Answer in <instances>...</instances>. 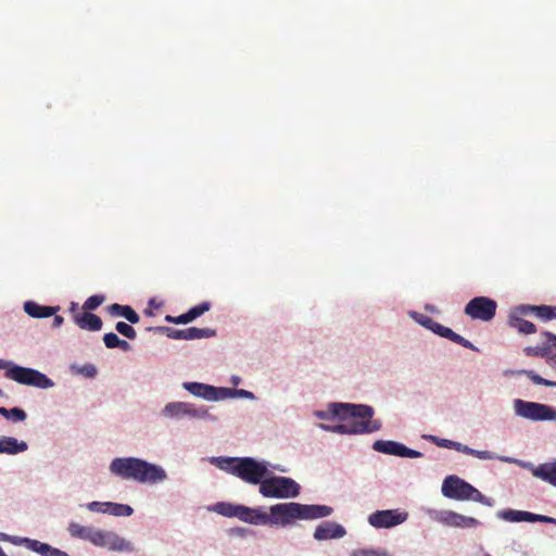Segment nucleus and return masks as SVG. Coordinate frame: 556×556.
<instances>
[{
    "mask_svg": "<svg viewBox=\"0 0 556 556\" xmlns=\"http://www.w3.org/2000/svg\"><path fill=\"white\" fill-rule=\"evenodd\" d=\"M333 417L342 420L336 426L320 424V428L341 434H362L378 431L381 422L372 419L374 409L370 406L350 403H333L330 405Z\"/></svg>",
    "mask_w": 556,
    "mask_h": 556,
    "instance_id": "nucleus-1",
    "label": "nucleus"
},
{
    "mask_svg": "<svg viewBox=\"0 0 556 556\" xmlns=\"http://www.w3.org/2000/svg\"><path fill=\"white\" fill-rule=\"evenodd\" d=\"M333 509L327 505H308L295 502L279 503L270 506L269 515L263 514L258 518L262 523L287 527L295 520H313L328 517Z\"/></svg>",
    "mask_w": 556,
    "mask_h": 556,
    "instance_id": "nucleus-2",
    "label": "nucleus"
},
{
    "mask_svg": "<svg viewBox=\"0 0 556 556\" xmlns=\"http://www.w3.org/2000/svg\"><path fill=\"white\" fill-rule=\"evenodd\" d=\"M110 471L122 479L140 483H155L166 479L162 467L136 457L114 458L110 464Z\"/></svg>",
    "mask_w": 556,
    "mask_h": 556,
    "instance_id": "nucleus-3",
    "label": "nucleus"
},
{
    "mask_svg": "<svg viewBox=\"0 0 556 556\" xmlns=\"http://www.w3.org/2000/svg\"><path fill=\"white\" fill-rule=\"evenodd\" d=\"M222 463L227 465L220 466L222 469L250 484H260L261 486L266 477L270 476L268 464L266 462H257L252 457L226 458Z\"/></svg>",
    "mask_w": 556,
    "mask_h": 556,
    "instance_id": "nucleus-4",
    "label": "nucleus"
},
{
    "mask_svg": "<svg viewBox=\"0 0 556 556\" xmlns=\"http://www.w3.org/2000/svg\"><path fill=\"white\" fill-rule=\"evenodd\" d=\"M442 494L452 500L456 501H475L486 506H491L492 502L490 498L484 496L473 485L460 479L457 476H448L442 483Z\"/></svg>",
    "mask_w": 556,
    "mask_h": 556,
    "instance_id": "nucleus-5",
    "label": "nucleus"
},
{
    "mask_svg": "<svg viewBox=\"0 0 556 556\" xmlns=\"http://www.w3.org/2000/svg\"><path fill=\"white\" fill-rule=\"evenodd\" d=\"M300 484L293 479L283 476H267L262 485L260 493L264 497L273 498H293L300 494Z\"/></svg>",
    "mask_w": 556,
    "mask_h": 556,
    "instance_id": "nucleus-6",
    "label": "nucleus"
},
{
    "mask_svg": "<svg viewBox=\"0 0 556 556\" xmlns=\"http://www.w3.org/2000/svg\"><path fill=\"white\" fill-rule=\"evenodd\" d=\"M515 414L532 421L556 420V408L521 399L514 401Z\"/></svg>",
    "mask_w": 556,
    "mask_h": 556,
    "instance_id": "nucleus-7",
    "label": "nucleus"
},
{
    "mask_svg": "<svg viewBox=\"0 0 556 556\" xmlns=\"http://www.w3.org/2000/svg\"><path fill=\"white\" fill-rule=\"evenodd\" d=\"M8 379L17 383L36 387L39 389H48L53 387V381L45 374L28 367L16 365L10 371H5Z\"/></svg>",
    "mask_w": 556,
    "mask_h": 556,
    "instance_id": "nucleus-8",
    "label": "nucleus"
},
{
    "mask_svg": "<svg viewBox=\"0 0 556 556\" xmlns=\"http://www.w3.org/2000/svg\"><path fill=\"white\" fill-rule=\"evenodd\" d=\"M497 304L486 296H477L470 300L465 306V314L472 319L490 321L494 318Z\"/></svg>",
    "mask_w": 556,
    "mask_h": 556,
    "instance_id": "nucleus-9",
    "label": "nucleus"
},
{
    "mask_svg": "<svg viewBox=\"0 0 556 556\" xmlns=\"http://www.w3.org/2000/svg\"><path fill=\"white\" fill-rule=\"evenodd\" d=\"M407 518L408 513L400 509L376 510L368 516V523L376 529H389L405 522Z\"/></svg>",
    "mask_w": 556,
    "mask_h": 556,
    "instance_id": "nucleus-10",
    "label": "nucleus"
},
{
    "mask_svg": "<svg viewBox=\"0 0 556 556\" xmlns=\"http://www.w3.org/2000/svg\"><path fill=\"white\" fill-rule=\"evenodd\" d=\"M206 410L197 408L193 404L186 402L168 403L162 410V415L167 418L180 419L184 417L201 418Z\"/></svg>",
    "mask_w": 556,
    "mask_h": 556,
    "instance_id": "nucleus-11",
    "label": "nucleus"
},
{
    "mask_svg": "<svg viewBox=\"0 0 556 556\" xmlns=\"http://www.w3.org/2000/svg\"><path fill=\"white\" fill-rule=\"evenodd\" d=\"M435 520L447 527L455 528H476L480 521L473 517H467L452 510H442L437 513Z\"/></svg>",
    "mask_w": 556,
    "mask_h": 556,
    "instance_id": "nucleus-12",
    "label": "nucleus"
},
{
    "mask_svg": "<svg viewBox=\"0 0 556 556\" xmlns=\"http://www.w3.org/2000/svg\"><path fill=\"white\" fill-rule=\"evenodd\" d=\"M184 388L195 396L203 397L207 401H218L225 399V395L230 392L226 388H215L213 386L200 383V382H185Z\"/></svg>",
    "mask_w": 556,
    "mask_h": 556,
    "instance_id": "nucleus-13",
    "label": "nucleus"
},
{
    "mask_svg": "<svg viewBox=\"0 0 556 556\" xmlns=\"http://www.w3.org/2000/svg\"><path fill=\"white\" fill-rule=\"evenodd\" d=\"M164 329L166 330L167 337L175 340H197L203 338H212L216 336V331L211 328L190 327L187 329Z\"/></svg>",
    "mask_w": 556,
    "mask_h": 556,
    "instance_id": "nucleus-14",
    "label": "nucleus"
},
{
    "mask_svg": "<svg viewBox=\"0 0 556 556\" xmlns=\"http://www.w3.org/2000/svg\"><path fill=\"white\" fill-rule=\"evenodd\" d=\"M96 546L106 547L113 552L134 551V546L129 541H126L124 538H121L114 532L101 531L100 539H98Z\"/></svg>",
    "mask_w": 556,
    "mask_h": 556,
    "instance_id": "nucleus-15",
    "label": "nucleus"
},
{
    "mask_svg": "<svg viewBox=\"0 0 556 556\" xmlns=\"http://www.w3.org/2000/svg\"><path fill=\"white\" fill-rule=\"evenodd\" d=\"M345 534L346 530L341 525L333 521H324L316 527L314 539L317 541L341 539Z\"/></svg>",
    "mask_w": 556,
    "mask_h": 556,
    "instance_id": "nucleus-16",
    "label": "nucleus"
},
{
    "mask_svg": "<svg viewBox=\"0 0 556 556\" xmlns=\"http://www.w3.org/2000/svg\"><path fill=\"white\" fill-rule=\"evenodd\" d=\"M74 323L80 329L89 331H99L103 325L102 319L98 315L88 311L74 314Z\"/></svg>",
    "mask_w": 556,
    "mask_h": 556,
    "instance_id": "nucleus-17",
    "label": "nucleus"
},
{
    "mask_svg": "<svg viewBox=\"0 0 556 556\" xmlns=\"http://www.w3.org/2000/svg\"><path fill=\"white\" fill-rule=\"evenodd\" d=\"M68 532L74 538H79L89 541L93 545H96L98 539H100L101 530L94 529L92 527L81 526L76 522H72L68 526Z\"/></svg>",
    "mask_w": 556,
    "mask_h": 556,
    "instance_id": "nucleus-18",
    "label": "nucleus"
},
{
    "mask_svg": "<svg viewBox=\"0 0 556 556\" xmlns=\"http://www.w3.org/2000/svg\"><path fill=\"white\" fill-rule=\"evenodd\" d=\"M522 314L518 308H516L509 316L508 325L516 329L519 333L522 334H531L536 332V327L533 323L528 321L519 316Z\"/></svg>",
    "mask_w": 556,
    "mask_h": 556,
    "instance_id": "nucleus-19",
    "label": "nucleus"
},
{
    "mask_svg": "<svg viewBox=\"0 0 556 556\" xmlns=\"http://www.w3.org/2000/svg\"><path fill=\"white\" fill-rule=\"evenodd\" d=\"M28 445L25 441H18L13 437L0 438V454L16 455L27 451Z\"/></svg>",
    "mask_w": 556,
    "mask_h": 556,
    "instance_id": "nucleus-20",
    "label": "nucleus"
},
{
    "mask_svg": "<svg viewBox=\"0 0 556 556\" xmlns=\"http://www.w3.org/2000/svg\"><path fill=\"white\" fill-rule=\"evenodd\" d=\"M59 306H43L34 301L24 303V311L33 318L50 317L56 314Z\"/></svg>",
    "mask_w": 556,
    "mask_h": 556,
    "instance_id": "nucleus-21",
    "label": "nucleus"
},
{
    "mask_svg": "<svg viewBox=\"0 0 556 556\" xmlns=\"http://www.w3.org/2000/svg\"><path fill=\"white\" fill-rule=\"evenodd\" d=\"M533 476L556 486V462L545 463L535 467Z\"/></svg>",
    "mask_w": 556,
    "mask_h": 556,
    "instance_id": "nucleus-22",
    "label": "nucleus"
},
{
    "mask_svg": "<svg viewBox=\"0 0 556 556\" xmlns=\"http://www.w3.org/2000/svg\"><path fill=\"white\" fill-rule=\"evenodd\" d=\"M108 312L112 316H122V317L126 318L131 324H137L140 320V317L137 314V312L131 306H128V305H122V304L114 303V304L108 306Z\"/></svg>",
    "mask_w": 556,
    "mask_h": 556,
    "instance_id": "nucleus-23",
    "label": "nucleus"
},
{
    "mask_svg": "<svg viewBox=\"0 0 556 556\" xmlns=\"http://www.w3.org/2000/svg\"><path fill=\"white\" fill-rule=\"evenodd\" d=\"M522 314L535 313V315L543 320H551L556 318V307L547 305H522L519 307Z\"/></svg>",
    "mask_w": 556,
    "mask_h": 556,
    "instance_id": "nucleus-24",
    "label": "nucleus"
},
{
    "mask_svg": "<svg viewBox=\"0 0 556 556\" xmlns=\"http://www.w3.org/2000/svg\"><path fill=\"white\" fill-rule=\"evenodd\" d=\"M236 511L237 514L235 515V517L239 518L244 522H250L254 525L262 523V519L258 518V516L263 515L264 513L257 509L249 508L243 505H238Z\"/></svg>",
    "mask_w": 556,
    "mask_h": 556,
    "instance_id": "nucleus-25",
    "label": "nucleus"
},
{
    "mask_svg": "<svg viewBox=\"0 0 556 556\" xmlns=\"http://www.w3.org/2000/svg\"><path fill=\"white\" fill-rule=\"evenodd\" d=\"M542 338L545 339V359L548 364L556 366V334L543 331Z\"/></svg>",
    "mask_w": 556,
    "mask_h": 556,
    "instance_id": "nucleus-26",
    "label": "nucleus"
},
{
    "mask_svg": "<svg viewBox=\"0 0 556 556\" xmlns=\"http://www.w3.org/2000/svg\"><path fill=\"white\" fill-rule=\"evenodd\" d=\"M402 446L403 444L395 441L378 440L374 443L372 448L380 453L401 456Z\"/></svg>",
    "mask_w": 556,
    "mask_h": 556,
    "instance_id": "nucleus-27",
    "label": "nucleus"
},
{
    "mask_svg": "<svg viewBox=\"0 0 556 556\" xmlns=\"http://www.w3.org/2000/svg\"><path fill=\"white\" fill-rule=\"evenodd\" d=\"M98 511L110 514L113 516L128 517L134 513V509L126 504L105 503V509H98Z\"/></svg>",
    "mask_w": 556,
    "mask_h": 556,
    "instance_id": "nucleus-28",
    "label": "nucleus"
},
{
    "mask_svg": "<svg viewBox=\"0 0 556 556\" xmlns=\"http://www.w3.org/2000/svg\"><path fill=\"white\" fill-rule=\"evenodd\" d=\"M21 542L28 549H30L33 552H36V553L40 554L41 556H47V554L50 551V545L49 544L42 543V542L37 541V540L24 538V539H21Z\"/></svg>",
    "mask_w": 556,
    "mask_h": 556,
    "instance_id": "nucleus-29",
    "label": "nucleus"
},
{
    "mask_svg": "<svg viewBox=\"0 0 556 556\" xmlns=\"http://www.w3.org/2000/svg\"><path fill=\"white\" fill-rule=\"evenodd\" d=\"M433 441L437 443V445H439L441 447L454 448V450L465 453V454L471 453V447L464 445L459 442H455V441L447 440V439H437V438H433Z\"/></svg>",
    "mask_w": 556,
    "mask_h": 556,
    "instance_id": "nucleus-30",
    "label": "nucleus"
},
{
    "mask_svg": "<svg viewBox=\"0 0 556 556\" xmlns=\"http://www.w3.org/2000/svg\"><path fill=\"white\" fill-rule=\"evenodd\" d=\"M0 415H2L7 419L15 421V422L24 421L27 417L26 413L22 408H18V407H14L11 409H8L5 407H0Z\"/></svg>",
    "mask_w": 556,
    "mask_h": 556,
    "instance_id": "nucleus-31",
    "label": "nucleus"
},
{
    "mask_svg": "<svg viewBox=\"0 0 556 556\" xmlns=\"http://www.w3.org/2000/svg\"><path fill=\"white\" fill-rule=\"evenodd\" d=\"M517 374L527 376L534 384L546 386V387H556V381L547 380L540 375H538L533 370H518Z\"/></svg>",
    "mask_w": 556,
    "mask_h": 556,
    "instance_id": "nucleus-32",
    "label": "nucleus"
},
{
    "mask_svg": "<svg viewBox=\"0 0 556 556\" xmlns=\"http://www.w3.org/2000/svg\"><path fill=\"white\" fill-rule=\"evenodd\" d=\"M237 506L238 505L220 502L214 506V511L225 517H235Z\"/></svg>",
    "mask_w": 556,
    "mask_h": 556,
    "instance_id": "nucleus-33",
    "label": "nucleus"
},
{
    "mask_svg": "<svg viewBox=\"0 0 556 556\" xmlns=\"http://www.w3.org/2000/svg\"><path fill=\"white\" fill-rule=\"evenodd\" d=\"M498 516L510 522H521L523 521V510H514V509H507L502 510L498 513Z\"/></svg>",
    "mask_w": 556,
    "mask_h": 556,
    "instance_id": "nucleus-34",
    "label": "nucleus"
},
{
    "mask_svg": "<svg viewBox=\"0 0 556 556\" xmlns=\"http://www.w3.org/2000/svg\"><path fill=\"white\" fill-rule=\"evenodd\" d=\"M211 308L210 302H202L188 311L190 319L193 321L198 317L202 316L204 313L208 312Z\"/></svg>",
    "mask_w": 556,
    "mask_h": 556,
    "instance_id": "nucleus-35",
    "label": "nucleus"
},
{
    "mask_svg": "<svg viewBox=\"0 0 556 556\" xmlns=\"http://www.w3.org/2000/svg\"><path fill=\"white\" fill-rule=\"evenodd\" d=\"M104 302V296L103 295H100V294H96V295H91L89 296L84 305H83V309L84 311H88V312H91V311H94L96 308H98L102 303Z\"/></svg>",
    "mask_w": 556,
    "mask_h": 556,
    "instance_id": "nucleus-36",
    "label": "nucleus"
},
{
    "mask_svg": "<svg viewBox=\"0 0 556 556\" xmlns=\"http://www.w3.org/2000/svg\"><path fill=\"white\" fill-rule=\"evenodd\" d=\"M115 329L121 333L123 334L124 337L130 339V340H134L136 339L137 337V332L135 330V328L124 321H118L116 325H115Z\"/></svg>",
    "mask_w": 556,
    "mask_h": 556,
    "instance_id": "nucleus-37",
    "label": "nucleus"
},
{
    "mask_svg": "<svg viewBox=\"0 0 556 556\" xmlns=\"http://www.w3.org/2000/svg\"><path fill=\"white\" fill-rule=\"evenodd\" d=\"M523 353L527 356L545 358V339H543V343L541 345L526 346L523 349Z\"/></svg>",
    "mask_w": 556,
    "mask_h": 556,
    "instance_id": "nucleus-38",
    "label": "nucleus"
},
{
    "mask_svg": "<svg viewBox=\"0 0 556 556\" xmlns=\"http://www.w3.org/2000/svg\"><path fill=\"white\" fill-rule=\"evenodd\" d=\"M351 556H390L387 551L374 548H358L351 553Z\"/></svg>",
    "mask_w": 556,
    "mask_h": 556,
    "instance_id": "nucleus-39",
    "label": "nucleus"
},
{
    "mask_svg": "<svg viewBox=\"0 0 556 556\" xmlns=\"http://www.w3.org/2000/svg\"><path fill=\"white\" fill-rule=\"evenodd\" d=\"M434 333L439 334L440 337L442 338H446V339H451L452 334H453V330L448 327H445L439 323H435V325H433V328L432 330Z\"/></svg>",
    "mask_w": 556,
    "mask_h": 556,
    "instance_id": "nucleus-40",
    "label": "nucleus"
},
{
    "mask_svg": "<svg viewBox=\"0 0 556 556\" xmlns=\"http://www.w3.org/2000/svg\"><path fill=\"white\" fill-rule=\"evenodd\" d=\"M165 320L168 321V323H173V324H181V325H186V324H189L191 323L192 320L190 319L189 317V314L188 312L185 313V314H181L179 316H170V315H166L165 316Z\"/></svg>",
    "mask_w": 556,
    "mask_h": 556,
    "instance_id": "nucleus-41",
    "label": "nucleus"
},
{
    "mask_svg": "<svg viewBox=\"0 0 556 556\" xmlns=\"http://www.w3.org/2000/svg\"><path fill=\"white\" fill-rule=\"evenodd\" d=\"M118 340V336L114 332H109L103 336V342L108 349L117 348V344H119Z\"/></svg>",
    "mask_w": 556,
    "mask_h": 556,
    "instance_id": "nucleus-42",
    "label": "nucleus"
},
{
    "mask_svg": "<svg viewBox=\"0 0 556 556\" xmlns=\"http://www.w3.org/2000/svg\"><path fill=\"white\" fill-rule=\"evenodd\" d=\"M452 342H455L464 348H467V349H470V350H476V348L473 346V344L468 341L467 339H465L464 337L459 336L458 333L454 332L453 331V334L450 339Z\"/></svg>",
    "mask_w": 556,
    "mask_h": 556,
    "instance_id": "nucleus-43",
    "label": "nucleus"
},
{
    "mask_svg": "<svg viewBox=\"0 0 556 556\" xmlns=\"http://www.w3.org/2000/svg\"><path fill=\"white\" fill-rule=\"evenodd\" d=\"M229 390H230V392L224 394L225 397L230 396V395L231 396L236 395V396L245 397V399H254V394L250 391H247L243 389H233V390L229 389Z\"/></svg>",
    "mask_w": 556,
    "mask_h": 556,
    "instance_id": "nucleus-44",
    "label": "nucleus"
},
{
    "mask_svg": "<svg viewBox=\"0 0 556 556\" xmlns=\"http://www.w3.org/2000/svg\"><path fill=\"white\" fill-rule=\"evenodd\" d=\"M422 454L418 451L408 448L407 446L403 445L401 451V457H409V458H418Z\"/></svg>",
    "mask_w": 556,
    "mask_h": 556,
    "instance_id": "nucleus-45",
    "label": "nucleus"
},
{
    "mask_svg": "<svg viewBox=\"0 0 556 556\" xmlns=\"http://www.w3.org/2000/svg\"><path fill=\"white\" fill-rule=\"evenodd\" d=\"M467 455H472V456H476L480 459H491L492 458V454L491 452L489 451H477V450H473L471 448V453H467Z\"/></svg>",
    "mask_w": 556,
    "mask_h": 556,
    "instance_id": "nucleus-46",
    "label": "nucleus"
},
{
    "mask_svg": "<svg viewBox=\"0 0 556 556\" xmlns=\"http://www.w3.org/2000/svg\"><path fill=\"white\" fill-rule=\"evenodd\" d=\"M420 325H422L424 327H426L427 329H430L432 330L433 328V325H435L437 321H434L432 318L428 317V316H420V319L418 320Z\"/></svg>",
    "mask_w": 556,
    "mask_h": 556,
    "instance_id": "nucleus-47",
    "label": "nucleus"
},
{
    "mask_svg": "<svg viewBox=\"0 0 556 556\" xmlns=\"http://www.w3.org/2000/svg\"><path fill=\"white\" fill-rule=\"evenodd\" d=\"M21 539H22V538H18V536H11V535H8V534H5V533H0V540H1V541L11 542V543H13V544H15V545L23 544V543L21 542Z\"/></svg>",
    "mask_w": 556,
    "mask_h": 556,
    "instance_id": "nucleus-48",
    "label": "nucleus"
},
{
    "mask_svg": "<svg viewBox=\"0 0 556 556\" xmlns=\"http://www.w3.org/2000/svg\"><path fill=\"white\" fill-rule=\"evenodd\" d=\"M15 366H16V364H14V363H12L10 361L0 359V369H4L5 371H10Z\"/></svg>",
    "mask_w": 556,
    "mask_h": 556,
    "instance_id": "nucleus-49",
    "label": "nucleus"
},
{
    "mask_svg": "<svg viewBox=\"0 0 556 556\" xmlns=\"http://www.w3.org/2000/svg\"><path fill=\"white\" fill-rule=\"evenodd\" d=\"M47 556H70L67 553L59 549V548H55V547H52L50 545V551L49 553L47 554Z\"/></svg>",
    "mask_w": 556,
    "mask_h": 556,
    "instance_id": "nucleus-50",
    "label": "nucleus"
},
{
    "mask_svg": "<svg viewBox=\"0 0 556 556\" xmlns=\"http://www.w3.org/2000/svg\"><path fill=\"white\" fill-rule=\"evenodd\" d=\"M538 519V514H533L530 511H523V521L535 522Z\"/></svg>",
    "mask_w": 556,
    "mask_h": 556,
    "instance_id": "nucleus-51",
    "label": "nucleus"
},
{
    "mask_svg": "<svg viewBox=\"0 0 556 556\" xmlns=\"http://www.w3.org/2000/svg\"><path fill=\"white\" fill-rule=\"evenodd\" d=\"M536 521L556 525V519L553 517L538 515Z\"/></svg>",
    "mask_w": 556,
    "mask_h": 556,
    "instance_id": "nucleus-52",
    "label": "nucleus"
},
{
    "mask_svg": "<svg viewBox=\"0 0 556 556\" xmlns=\"http://www.w3.org/2000/svg\"><path fill=\"white\" fill-rule=\"evenodd\" d=\"M536 521L556 525V519L553 517L538 515Z\"/></svg>",
    "mask_w": 556,
    "mask_h": 556,
    "instance_id": "nucleus-53",
    "label": "nucleus"
},
{
    "mask_svg": "<svg viewBox=\"0 0 556 556\" xmlns=\"http://www.w3.org/2000/svg\"><path fill=\"white\" fill-rule=\"evenodd\" d=\"M536 521L556 525V519L553 517L538 515Z\"/></svg>",
    "mask_w": 556,
    "mask_h": 556,
    "instance_id": "nucleus-54",
    "label": "nucleus"
},
{
    "mask_svg": "<svg viewBox=\"0 0 556 556\" xmlns=\"http://www.w3.org/2000/svg\"><path fill=\"white\" fill-rule=\"evenodd\" d=\"M90 510L105 509V503L92 502L88 505Z\"/></svg>",
    "mask_w": 556,
    "mask_h": 556,
    "instance_id": "nucleus-55",
    "label": "nucleus"
},
{
    "mask_svg": "<svg viewBox=\"0 0 556 556\" xmlns=\"http://www.w3.org/2000/svg\"><path fill=\"white\" fill-rule=\"evenodd\" d=\"M63 321H64V318L62 316L54 314L52 326L54 328H58V327H60L63 324Z\"/></svg>",
    "mask_w": 556,
    "mask_h": 556,
    "instance_id": "nucleus-56",
    "label": "nucleus"
},
{
    "mask_svg": "<svg viewBox=\"0 0 556 556\" xmlns=\"http://www.w3.org/2000/svg\"><path fill=\"white\" fill-rule=\"evenodd\" d=\"M118 343L119 344H117V348H119L121 350H123V351H129L130 350V344L127 341L119 339Z\"/></svg>",
    "mask_w": 556,
    "mask_h": 556,
    "instance_id": "nucleus-57",
    "label": "nucleus"
},
{
    "mask_svg": "<svg viewBox=\"0 0 556 556\" xmlns=\"http://www.w3.org/2000/svg\"><path fill=\"white\" fill-rule=\"evenodd\" d=\"M84 371H85V375H86L87 377H94V375H96V372H97V370H96V368H94L93 366L85 367V368H84Z\"/></svg>",
    "mask_w": 556,
    "mask_h": 556,
    "instance_id": "nucleus-58",
    "label": "nucleus"
},
{
    "mask_svg": "<svg viewBox=\"0 0 556 556\" xmlns=\"http://www.w3.org/2000/svg\"><path fill=\"white\" fill-rule=\"evenodd\" d=\"M77 309H78V305H77V303H74V302H73V303L71 304L70 312L74 315V314H76V313H79Z\"/></svg>",
    "mask_w": 556,
    "mask_h": 556,
    "instance_id": "nucleus-59",
    "label": "nucleus"
},
{
    "mask_svg": "<svg viewBox=\"0 0 556 556\" xmlns=\"http://www.w3.org/2000/svg\"><path fill=\"white\" fill-rule=\"evenodd\" d=\"M232 382L235 386H237L240 382V379L238 377H233Z\"/></svg>",
    "mask_w": 556,
    "mask_h": 556,
    "instance_id": "nucleus-60",
    "label": "nucleus"
},
{
    "mask_svg": "<svg viewBox=\"0 0 556 556\" xmlns=\"http://www.w3.org/2000/svg\"><path fill=\"white\" fill-rule=\"evenodd\" d=\"M317 416H318L319 418H326V413H324V412H318V413H317Z\"/></svg>",
    "mask_w": 556,
    "mask_h": 556,
    "instance_id": "nucleus-61",
    "label": "nucleus"
},
{
    "mask_svg": "<svg viewBox=\"0 0 556 556\" xmlns=\"http://www.w3.org/2000/svg\"><path fill=\"white\" fill-rule=\"evenodd\" d=\"M0 556H8V555L3 552V549H2L1 547H0Z\"/></svg>",
    "mask_w": 556,
    "mask_h": 556,
    "instance_id": "nucleus-62",
    "label": "nucleus"
},
{
    "mask_svg": "<svg viewBox=\"0 0 556 556\" xmlns=\"http://www.w3.org/2000/svg\"><path fill=\"white\" fill-rule=\"evenodd\" d=\"M483 556H491L490 554H484Z\"/></svg>",
    "mask_w": 556,
    "mask_h": 556,
    "instance_id": "nucleus-63",
    "label": "nucleus"
},
{
    "mask_svg": "<svg viewBox=\"0 0 556 556\" xmlns=\"http://www.w3.org/2000/svg\"><path fill=\"white\" fill-rule=\"evenodd\" d=\"M2 393V391L0 390V394Z\"/></svg>",
    "mask_w": 556,
    "mask_h": 556,
    "instance_id": "nucleus-64",
    "label": "nucleus"
}]
</instances>
